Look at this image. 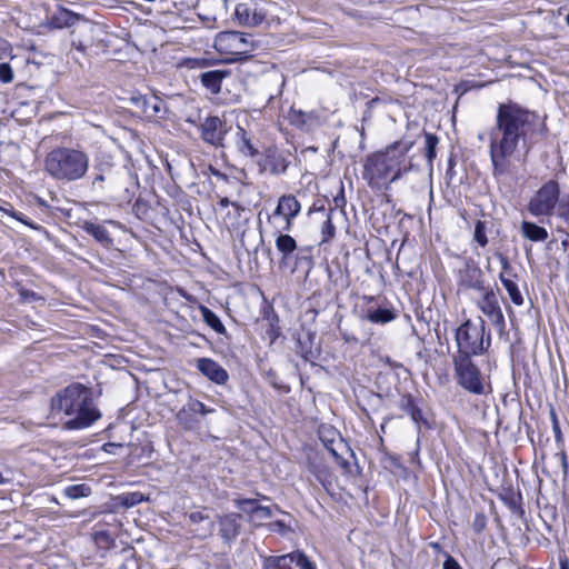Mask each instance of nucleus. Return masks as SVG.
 Here are the masks:
<instances>
[{
    "mask_svg": "<svg viewBox=\"0 0 569 569\" xmlns=\"http://www.w3.org/2000/svg\"><path fill=\"white\" fill-rule=\"evenodd\" d=\"M340 465L343 467V468H347L349 466V463L347 461H341Z\"/></svg>",
    "mask_w": 569,
    "mask_h": 569,
    "instance_id": "obj_59",
    "label": "nucleus"
},
{
    "mask_svg": "<svg viewBox=\"0 0 569 569\" xmlns=\"http://www.w3.org/2000/svg\"><path fill=\"white\" fill-rule=\"evenodd\" d=\"M227 73H201L202 84L212 93L220 91L222 78Z\"/></svg>",
    "mask_w": 569,
    "mask_h": 569,
    "instance_id": "obj_30",
    "label": "nucleus"
},
{
    "mask_svg": "<svg viewBox=\"0 0 569 569\" xmlns=\"http://www.w3.org/2000/svg\"><path fill=\"white\" fill-rule=\"evenodd\" d=\"M94 177L91 182V187L94 190L107 189L110 192H114L123 187L122 178L126 177L124 171H118L112 166H98L94 167Z\"/></svg>",
    "mask_w": 569,
    "mask_h": 569,
    "instance_id": "obj_10",
    "label": "nucleus"
},
{
    "mask_svg": "<svg viewBox=\"0 0 569 569\" xmlns=\"http://www.w3.org/2000/svg\"><path fill=\"white\" fill-rule=\"evenodd\" d=\"M443 569H461V567L453 557L448 556L443 562Z\"/></svg>",
    "mask_w": 569,
    "mask_h": 569,
    "instance_id": "obj_52",
    "label": "nucleus"
},
{
    "mask_svg": "<svg viewBox=\"0 0 569 569\" xmlns=\"http://www.w3.org/2000/svg\"><path fill=\"white\" fill-rule=\"evenodd\" d=\"M258 497L262 498L263 500H269V498L267 496H262V495H257Z\"/></svg>",
    "mask_w": 569,
    "mask_h": 569,
    "instance_id": "obj_60",
    "label": "nucleus"
},
{
    "mask_svg": "<svg viewBox=\"0 0 569 569\" xmlns=\"http://www.w3.org/2000/svg\"><path fill=\"white\" fill-rule=\"evenodd\" d=\"M458 283L460 287L483 291V273L482 270L473 262L467 261L459 270Z\"/></svg>",
    "mask_w": 569,
    "mask_h": 569,
    "instance_id": "obj_13",
    "label": "nucleus"
},
{
    "mask_svg": "<svg viewBox=\"0 0 569 569\" xmlns=\"http://www.w3.org/2000/svg\"><path fill=\"white\" fill-rule=\"evenodd\" d=\"M545 126L539 117L516 103H501L498 107L496 127L490 132L489 153L495 177L511 171V158L521 146L528 152L535 137L541 134Z\"/></svg>",
    "mask_w": 569,
    "mask_h": 569,
    "instance_id": "obj_1",
    "label": "nucleus"
},
{
    "mask_svg": "<svg viewBox=\"0 0 569 569\" xmlns=\"http://www.w3.org/2000/svg\"><path fill=\"white\" fill-rule=\"evenodd\" d=\"M257 501L258 499L236 498L233 500V503L239 510L243 511L249 516V521L254 522L256 506H259Z\"/></svg>",
    "mask_w": 569,
    "mask_h": 569,
    "instance_id": "obj_32",
    "label": "nucleus"
},
{
    "mask_svg": "<svg viewBox=\"0 0 569 569\" xmlns=\"http://www.w3.org/2000/svg\"><path fill=\"white\" fill-rule=\"evenodd\" d=\"M288 168V161L280 153H270L267 157L264 170H268L272 174L284 173Z\"/></svg>",
    "mask_w": 569,
    "mask_h": 569,
    "instance_id": "obj_22",
    "label": "nucleus"
},
{
    "mask_svg": "<svg viewBox=\"0 0 569 569\" xmlns=\"http://www.w3.org/2000/svg\"><path fill=\"white\" fill-rule=\"evenodd\" d=\"M251 36L239 31H222L214 39V48L221 53L236 56L233 60L248 59Z\"/></svg>",
    "mask_w": 569,
    "mask_h": 569,
    "instance_id": "obj_8",
    "label": "nucleus"
},
{
    "mask_svg": "<svg viewBox=\"0 0 569 569\" xmlns=\"http://www.w3.org/2000/svg\"><path fill=\"white\" fill-rule=\"evenodd\" d=\"M473 240L480 246L486 247L488 244L487 237V222L478 220L475 224Z\"/></svg>",
    "mask_w": 569,
    "mask_h": 569,
    "instance_id": "obj_36",
    "label": "nucleus"
},
{
    "mask_svg": "<svg viewBox=\"0 0 569 569\" xmlns=\"http://www.w3.org/2000/svg\"><path fill=\"white\" fill-rule=\"evenodd\" d=\"M83 230L101 244L106 247L112 244V239L110 238L108 230L102 224L87 221L83 223Z\"/></svg>",
    "mask_w": 569,
    "mask_h": 569,
    "instance_id": "obj_19",
    "label": "nucleus"
},
{
    "mask_svg": "<svg viewBox=\"0 0 569 569\" xmlns=\"http://www.w3.org/2000/svg\"><path fill=\"white\" fill-rule=\"evenodd\" d=\"M8 52V43L6 41L0 40V59L3 58Z\"/></svg>",
    "mask_w": 569,
    "mask_h": 569,
    "instance_id": "obj_54",
    "label": "nucleus"
},
{
    "mask_svg": "<svg viewBox=\"0 0 569 569\" xmlns=\"http://www.w3.org/2000/svg\"><path fill=\"white\" fill-rule=\"evenodd\" d=\"M186 517L188 519L190 531L197 538L207 539L213 535L216 523L207 508L190 511Z\"/></svg>",
    "mask_w": 569,
    "mask_h": 569,
    "instance_id": "obj_12",
    "label": "nucleus"
},
{
    "mask_svg": "<svg viewBox=\"0 0 569 569\" xmlns=\"http://www.w3.org/2000/svg\"><path fill=\"white\" fill-rule=\"evenodd\" d=\"M491 82L492 81L481 82L475 80L461 81L458 86H456V91L459 92L460 94H463L472 89H481Z\"/></svg>",
    "mask_w": 569,
    "mask_h": 569,
    "instance_id": "obj_41",
    "label": "nucleus"
},
{
    "mask_svg": "<svg viewBox=\"0 0 569 569\" xmlns=\"http://www.w3.org/2000/svg\"><path fill=\"white\" fill-rule=\"evenodd\" d=\"M90 492V488L83 483L81 485H72L68 486L64 489V495L70 499H77L80 497H86Z\"/></svg>",
    "mask_w": 569,
    "mask_h": 569,
    "instance_id": "obj_40",
    "label": "nucleus"
},
{
    "mask_svg": "<svg viewBox=\"0 0 569 569\" xmlns=\"http://www.w3.org/2000/svg\"><path fill=\"white\" fill-rule=\"evenodd\" d=\"M556 216L565 226V230L569 233V193L560 200Z\"/></svg>",
    "mask_w": 569,
    "mask_h": 569,
    "instance_id": "obj_34",
    "label": "nucleus"
},
{
    "mask_svg": "<svg viewBox=\"0 0 569 569\" xmlns=\"http://www.w3.org/2000/svg\"><path fill=\"white\" fill-rule=\"evenodd\" d=\"M560 569H569V561L567 558H560Z\"/></svg>",
    "mask_w": 569,
    "mask_h": 569,
    "instance_id": "obj_55",
    "label": "nucleus"
},
{
    "mask_svg": "<svg viewBox=\"0 0 569 569\" xmlns=\"http://www.w3.org/2000/svg\"><path fill=\"white\" fill-rule=\"evenodd\" d=\"M72 46L73 50L71 51V59H73L81 69L90 67L89 64H87V62L89 63V59L86 58L84 54V49L87 48V44L81 40H72Z\"/></svg>",
    "mask_w": 569,
    "mask_h": 569,
    "instance_id": "obj_31",
    "label": "nucleus"
},
{
    "mask_svg": "<svg viewBox=\"0 0 569 569\" xmlns=\"http://www.w3.org/2000/svg\"><path fill=\"white\" fill-rule=\"evenodd\" d=\"M399 407L411 417L412 421L418 427H420L421 423H427L420 408L417 406L411 395H403L400 399Z\"/></svg>",
    "mask_w": 569,
    "mask_h": 569,
    "instance_id": "obj_18",
    "label": "nucleus"
},
{
    "mask_svg": "<svg viewBox=\"0 0 569 569\" xmlns=\"http://www.w3.org/2000/svg\"><path fill=\"white\" fill-rule=\"evenodd\" d=\"M560 202L558 181H546L530 198L527 209L533 217L551 216Z\"/></svg>",
    "mask_w": 569,
    "mask_h": 569,
    "instance_id": "obj_6",
    "label": "nucleus"
},
{
    "mask_svg": "<svg viewBox=\"0 0 569 569\" xmlns=\"http://www.w3.org/2000/svg\"><path fill=\"white\" fill-rule=\"evenodd\" d=\"M238 140L237 146L241 153L248 157H256L258 154V149L252 143L251 138L248 136L246 130L241 127H238Z\"/></svg>",
    "mask_w": 569,
    "mask_h": 569,
    "instance_id": "obj_23",
    "label": "nucleus"
},
{
    "mask_svg": "<svg viewBox=\"0 0 569 569\" xmlns=\"http://www.w3.org/2000/svg\"><path fill=\"white\" fill-rule=\"evenodd\" d=\"M163 112V102L158 98L153 97L150 100H143V113L147 118H161Z\"/></svg>",
    "mask_w": 569,
    "mask_h": 569,
    "instance_id": "obj_28",
    "label": "nucleus"
},
{
    "mask_svg": "<svg viewBox=\"0 0 569 569\" xmlns=\"http://www.w3.org/2000/svg\"><path fill=\"white\" fill-rule=\"evenodd\" d=\"M438 142L439 140L437 136L429 132L425 133L426 158L430 166L432 164V161L437 156L436 148Z\"/></svg>",
    "mask_w": 569,
    "mask_h": 569,
    "instance_id": "obj_35",
    "label": "nucleus"
},
{
    "mask_svg": "<svg viewBox=\"0 0 569 569\" xmlns=\"http://www.w3.org/2000/svg\"><path fill=\"white\" fill-rule=\"evenodd\" d=\"M293 562L296 561L300 569H316L315 565L302 551L292 552Z\"/></svg>",
    "mask_w": 569,
    "mask_h": 569,
    "instance_id": "obj_43",
    "label": "nucleus"
},
{
    "mask_svg": "<svg viewBox=\"0 0 569 569\" xmlns=\"http://www.w3.org/2000/svg\"><path fill=\"white\" fill-rule=\"evenodd\" d=\"M204 64L203 63H200V61L198 60H193L192 61V64L190 66L191 69H194V68H203Z\"/></svg>",
    "mask_w": 569,
    "mask_h": 569,
    "instance_id": "obj_57",
    "label": "nucleus"
},
{
    "mask_svg": "<svg viewBox=\"0 0 569 569\" xmlns=\"http://www.w3.org/2000/svg\"><path fill=\"white\" fill-rule=\"evenodd\" d=\"M50 412L60 417L68 430L88 428L101 417L91 390L81 383H71L59 390L50 400Z\"/></svg>",
    "mask_w": 569,
    "mask_h": 569,
    "instance_id": "obj_2",
    "label": "nucleus"
},
{
    "mask_svg": "<svg viewBox=\"0 0 569 569\" xmlns=\"http://www.w3.org/2000/svg\"><path fill=\"white\" fill-rule=\"evenodd\" d=\"M478 308L486 315L499 332H503L506 321L499 305L498 296L492 289L483 292L482 298L477 302Z\"/></svg>",
    "mask_w": 569,
    "mask_h": 569,
    "instance_id": "obj_11",
    "label": "nucleus"
},
{
    "mask_svg": "<svg viewBox=\"0 0 569 569\" xmlns=\"http://www.w3.org/2000/svg\"><path fill=\"white\" fill-rule=\"evenodd\" d=\"M197 369L209 380L217 385H224L229 375L217 361L210 358H199L196 360Z\"/></svg>",
    "mask_w": 569,
    "mask_h": 569,
    "instance_id": "obj_15",
    "label": "nucleus"
},
{
    "mask_svg": "<svg viewBox=\"0 0 569 569\" xmlns=\"http://www.w3.org/2000/svg\"><path fill=\"white\" fill-rule=\"evenodd\" d=\"M116 499L118 503L124 508H132L139 505L140 502L148 500V498L143 493L138 491L121 493Z\"/></svg>",
    "mask_w": 569,
    "mask_h": 569,
    "instance_id": "obj_29",
    "label": "nucleus"
},
{
    "mask_svg": "<svg viewBox=\"0 0 569 569\" xmlns=\"http://www.w3.org/2000/svg\"><path fill=\"white\" fill-rule=\"evenodd\" d=\"M13 217H14L17 220L22 221V219H21L20 217H18L17 214H13Z\"/></svg>",
    "mask_w": 569,
    "mask_h": 569,
    "instance_id": "obj_62",
    "label": "nucleus"
},
{
    "mask_svg": "<svg viewBox=\"0 0 569 569\" xmlns=\"http://www.w3.org/2000/svg\"><path fill=\"white\" fill-rule=\"evenodd\" d=\"M201 139L216 148L224 147V138L230 130L226 121L217 116H209L199 126Z\"/></svg>",
    "mask_w": 569,
    "mask_h": 569,
    "instance_id": "obj_9",
    "label": "nucleus"
},
{
    "mask_svg": "<svg viewBox=\"0 0 569 569\" xmlns=\"http://www.w3.org/2000/svg\"><path fill=\"white\" fill-rule=\"evenodd\" d=\"M521 232L523 237L531 241H545L548 238L546 228L529 221H522Z\"/></svg>",
    "mask_w": 569,
    "mask_h": 569,
    "instance_id": "obj_21",
    "label": "nucleus"
},
{
    "mask_svg": "<svg viewBox=\"0 0 569 569\" xmlns=\"http://www.w3.org/2000/svg\"><path fill=\"white\" fill-rule=\"evenodd\" d=\"M366 319L373 323H388L395 319V315L389 309H368Z\"/></svg>",
    "mask_w": 569,
    "mask_h": 569,
    "instance_id": "obj_27",
    "label": "nucleus"
},
{
    "mask_svg": "<svg viewBox=\"0 0 569 569\" xmlns=\"http://www.w3.org/2000/svg\"><path fill=\"white\" fill-rule=\"evenodd\" d=\"M266 16L264 13L260 12V11H257V10H253L252 11V16L250 18V24L249 27H256V26H259L260 23H262V21L264 20Z\"/></svg>",
    "mask_w": 569,
    "mask_h": 569,
    "instance_id": "obj_50",
    "label": "nucleus"
},
{
    "mask_svg": "<svg viewBox=\"0 0 569 569\" xmlns=\"http://www.w3.org/2000/svg\"><path fill=\"white\" fill-rule=\"evenodd\" d=\"M300 210V202L292 194H286L279 198L278 206L273 214L283 217L286 224L282 227V230L290 231L292 228V221L299 214Z\"/></svg>",
    "mask_w": 569,
    "mask_h": 569,
    "instance_id": "obj_14",
    "label": "nucleus"
},
{
    "mask_svg": "<svg viewBox=\"0 0 569 569\" xmlns=\"http://www.w3.org/2000/svg\"><path fill=\"white\" fill-rule=\"evenodd\" d=\"M240 518L239 513H228L218 517L219 533L226 543H230L239 536Z\"/></svg>",
    "mask_w": 569,
    "mask_h": 569,
    "instance_id": "obj_17",
    "label": "nucleus"
},
{
    "mask_svg": "<svg viewBox=\"0 0 569 569\" xmlns=\"http://www.w3.org/2000/svg\"><path fill=\"white\" fill-rule=\"evenodd\" d=\"M567 23L569 24V13L566 17Z\"/></svg>",
    "mask_w": 569,
    "mask_h": 569,
    "instance_id": "obj_63",
    "label": "nucleus"
},
{
    "mask_svg": "<svg viewBox=\"0 0 569 569\" xmlns=\"http://www.w3.org/2000/svg\"><path fill=\"white\" fill-rule=\"evenodd\" d=\"M453 367L459 386L475 395H483L486 392L481 372L471 358L455 356Z\"/></svg>",
    "mask_w": 569,
    "mask_h": 569,
    "instance_id": "obj_7",
    "label": "nucleus"
},
{
    "mask_svg": "<svg viewBox=\"0 0 569 569\" xmlns=\"http://www.w3.org/2000/svg\"><path fill=\"white\" fill-rule=\"evenodd\" d=\"M487 526V517L483 512H478L471 523V527L476 533H480Z\"/></svg>",
    "mask_w": 569,
    "mask_h": 569,
    "instance_id": "obj_45",
    "label": "nucleus"
},
{
    "mask_svg": "<svg viewBox=\"0 0 569 569\" xmlns=\"http://www.w3.org/2000/svg\"><path fill=\"white\" fill-rule=\"evenodd\" d=\"M499 279L501 283L503 284L505 289L507 290L511 301L516 306H522L523 305V298L522 295L517 286V283L508 276H506L503 272H500Z\"/></svg>",
    "mask_w": 569,
    "mask_h": 569,
    "instance_id": "obj_24",
    "label": "nucleus"
},
{
    "mask_svg": "<svg viewBox=\"0 0 569 569\" xmlns=\"http://www.w3.org/2000/svg\"><path fill=\"white\" fill-rule=\"evenodd\" d=\"M79 19L78 14L72 13L71 11L63 10L59 14L52 18V26L54 28H64L73 26L74 21Z\"/></svg>",
    "mask_w": 569,
    "mask_h": 569,
    "instance_id": "obj_33",
    "label": "nucleus"
},
{
    "mask_svg": "<svg viewBox=\"0 0 569 569\" xmlns=\"http://www.w3.org/2000/svg\"><path fill=\"white\" fill-rule=\"evenodd\" d=\"M234 16L240 24L249 27L252 10L247 4L240 3L236 7Z\"/></svg>",
    "mask_w": 569,
    "mask_h": 569,
    "instance_id": "obj_39",
    "label": "nucleus"
},
{
    "mask_svg": "<svg viewBox=\"0 0 569 569\" xmlns=\"http://www.w3.org/2000/svg\"><path fill=\"white\" fill-rule=\"evenodd\" d=\"M89 169V156L80 149L58 147L44 158L46 172L59 181H77Z\"/></svg>",
    "mask_w": 569,
    "mask_h": 569,
    "instance_id": "obj_4",
    "label": "nucleus"
},
{
    "mask_svg": "<svg viewBox=\"0 0 569 569\" xmlns=\"http://www.w3.org/2000/svg\"><path fill=\"white\" fill-rule=\"evenodd\" d=\"M260 71L266 72V71H268V68L263 67Z\"/></svg>",
    "mask_w": 569,
    "mask_h": 569,
    "instance_id": "obj_61",
    "label": "nucleus"
},
{
    "mask_svg": "<svg viewBox=\"0 0 569 569\" xmlns=\"http://www.w3.org/2000/svg\"><path fill=\"white\" fill-rule=\"evenodd\" d=\"M312 71H327L325 68L321 69L320 67H311L310 68Z\"/></svg>",
    "mask_w": 569,
    "mask_h": 569,
    "instance_id": "obj_58",
    "label": "nucleus"
},
{
    "mask_svg": "<svg viewBox=\"0 0 569 569\" xmlns=\"http://www.w3.org/2000/svg\"><path fill=\"white\" fill-rule=\"evenodd\" d=\"M549 415H550V420H551V425H552V431L555 435V439L557 442H562L563 437H562L559 420H558V417H557V413H556V410L553 407L550 408Z\"/></svg>",
    "mask_w": 569,
    "mask_h": 569,
    "instance_id": "obj_44",
    "label": "nucleus"
},
{
    "mask_svg": "<svg viewBox=\"0 0 569 569\" xmlns=\"http://www.w3.org/2000/svg\"><path fill=\"white\" fill-rule=\"evenodd\" d=\"M0 81L2 83H10L13 81V73H0Z\"/></svg>",
    "mask_w": 569,
    "mask_h": 569,
    "instance_id": "obj_53",
    "label": "nucleus"
},
{
    "mask_svg": "<svg viewBox=\"0 0 569 569\" xmlns=\"http://www.w3.org/2000/svg\"><path fill=\"white\" fill-rule=\"evenodd\" d=\"M293 563L292 552L282 556L263 557V569H291Z\"/></svg>",
    "mask_w": 569,
    "mask_h": 569,
    "instance_id": "obj_20",
    "label": "nucleus"
},
{
    "mask_svg": "<svg viewBox=\"0 0 569 569\" xmlns=\"http://www.w3.org/2000/svg\"><path fill=\"white\" fill-rule=\"evenodd\" d=\"M276 248L286 259L297 249V242L289 234H280L276 239Z\"/></svg>",
    "mask_w": 569,
    "mask_h": 569,
    "instance_id": "obj_25",
    "label": "nucleus"
},
{
    "mask_svg": "<svg viewBox=\"0 0 569 569\" xmlns=\"http://www.w3.org/2000/svg\"><path fill=\"white\" fill-rule=\"evenodd\" d=\"M495 257L499 260V262L502 267L501 272H503L506 276L509 274L511 271V264L509 262L508 257L499 251L495 253Z\"/></svg>",
    "mask_w": 569,
    "mask_h": 569,
    "instance_id": "obj_47",
    "label": "nucleus"
},
{
    "mask_svg": "<svg viewBox=\"0 0 569 569\" xmlns=\"http://www.w3.org/2000/svg\"><path fill=\"white\" fill-rule=\"evenodd\" d=\"M200 312L202 316L203 321L213 329L217 333H224L226 328L220 321L219 317L209 308L204 306H200Z\"/></svg>",
    "mask_w": 569,
    "mask_h": 569,
    "instance_id": "obj_26",
    "label": "nucleus"
},
{
    "mask_svg": "<svg viewBox=\"0 0 569 569\" xmlns=\"http://www.w3.org/2000/svg\"><path fill=\"white\" fill-rule=\"evenodd\" d=\"M456 341L458 346L456 356L471 358L489 348L491 337L490 333L486 337L485 321L480 318L478 323L470 320L463 322L456 331Z\"/></svg>",
    "mask_w": 569,
    "mask_h": 569,
    "instance_id": "obj_5",
    "label": "nucleus"
},
{
    "mask_svg": "<svg viewBox=\"0 0 569 569\" xmlns=\"http://www.w3.org/2000/svg\"><path fill=\"white\" fill-rule=\"evenodd\" d=\"M287 119L290 124L302 131H310L320 123V118L316 112H305L295 108H290Z\"/></svg>",
    "mask_w": 569,
    "mask_h": 569,
    "instance_id": "obj_16",
    "label": "nucleus"
},
{
    "mask_svg": "<svg viewBox=\"0 0 569 569\" xmlns=\"http://www.w3.org/2000/svg\"><path fill=\"white\" fill-rule=\"evenodd\" d=\"M187 410L194 415L206 416L213 412V409H209L206 405L199 400H190L187 405Z\"/></svg>",
    "mask_w": 569,
    "mask_h": 569,
    "instance_id": "obj_42",
    "label": "nucleus"
},
{
    "mask_svg": "<svg viewBox=\"0 0 569 569\" xmlns=\"http://www.w3.org/2000/svg\"><path fill=\"white\" fill-rule=\"evenodd\" d=\"M219 206L221 208H227L228 206H232V208L234 209L237 216H240V211H243V207L242 206H240L237 202H231L227 197H223V198H221L219 200Z\"/></svg>",
    "mask_w": 569,
    "mask_h": 569,
    "instance_id": "obj_48",
    "label": "nucleus"
},
{
    "mask_svg": "<svg viewBox=\"0 0 569 569\" xmlns=\"http://www.w3.org/2000/svg\"><path fill=\"white\" fill-rule=\"evenodd\" d=\"M254 521L256 520H263V519H269L272 517V512H271V509L267 506H256V510H254Z\"/></svg>",
    "mask_w": 569,
    "mask_h": 569,
    "instance_id": "obj_46",
    "label": "nucleus"
},
{
    "mask_svg": "<svg viewBox=\"0 0 569 569\" xmlns=\"http://www.w3.org/2000/svg\"><path fill=\"white\" fill-rule=\"evenodd\" d=\"M177 420L179 425H181L184 429H192L198 423V420L194 419L193 413L187 410V406L179 410L177 413Z\"/></svg>",
    "mask_w": 569,
    "mask_h": 569,
    "instance_id": "obj_37",
    "label": "nucleus"
},
{
    "mask_svg": "<svg viewBox=\"0 0 569 569\" xmlns=\"http://www.w3.org/2000/svg\"><path fill=\"white\" fill-rule=\"evenodd\" d=\"M3 482V478H2V475L0 473V483Z\"/></svg>",
    "mask_w": 569,
    "mask_h": 569,
    "instance_id": "obj_64",
    "label": "nucleus"
},
{
    "mask_svg": "<svg viewBox=\"0 0 569 569\" xmlns=\"http://www.w3.org/2000/svg\"><path fill=\"white\" fill-rule=\"evenodd\" d=\"M0 71H11V67L8 62H0Z\"/></svg>",
    "mask_w": 569,
    "mask_h": 569,
    "instance_id": "obj_56",
    "label": "nucleus"
},
{
    "mask_svg": "<svg viewBox=\"0 0 569 569\" xmlns=\"http://www.w3.org/2000/svg\"><path fill=\"white\" fill-rule=\"evenodd\" d=\"M333 212H335V210L330 209L329 212L327 213V218H326L322 229H321V234H322L321 242H328L335 237L336 228L332 223V218H331Z\"/></svg>",
    "mask_w": 569,
    "mask_h": 569,
    "instance_id": "obj_38",
    "label": "nucleus"
},
{
    "mask_svg": "<svg viewBox=\"0 0 569 569\" xmlns=\"http://www.w3.org/2000/svg\"><path fill=\"white\" fill-rule=\"evenodd\" d=\"M269 529L271 531H277L282 535H284L288 531V527L282 520H276L274 522L270 523Z\"/></svg>",
    "mask_w": 569,
    "mask_h": 569,
    "instance_id": "obj_49",
    "label": "nucleus"
},
{
    "mask_svg": "<svg viewBox=\"0 0 569 569\" xmlns=\"http://www.w3.org/2000/svg\"><path fill=\"white\" fill-rule=\"evenodd\" d=\"M413 144V141L402 139L391 143L383 151L368 156L363 164L362 177L369 187L381 190L408 172L411 169V159L408 157V152Z\"/></svg>",
    "mask_w": 569,
    "mask_h": 569,
    "instance_id": "obj_3",
    "label": "nucleus"
},
{
    "mask_svg": "<svg viewBox=\"0 0 569 569\" xmlns=\"http://www.w3.org/2000/svg\"><path fill=\"white\" fill-rule=\"evenodd\" d=\"M557 457L559 458V461L561 463V468H562V472H563V476L566 477L567 473H568V470H569V461H568V457L566 455L565 451H561L559 453H557Z\"/></svg>",
    "mask_w": 569,
    "mask_h": 569,
    "instance_id": "obj_51",
    "label": "nucleus"
}]
</instances>
